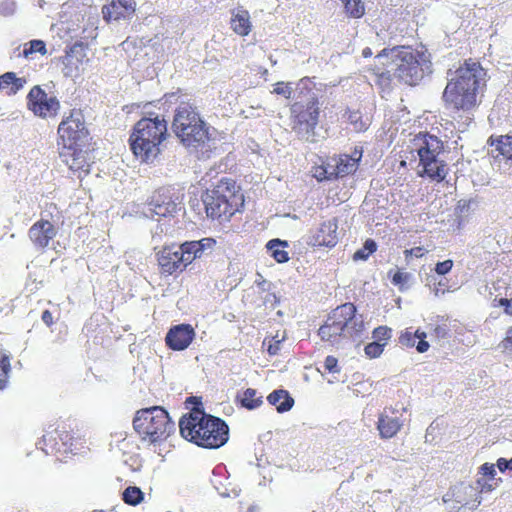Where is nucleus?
<instances>
[{"instance_id": "1", "label": "nucleus", "mask_w": 512, "mask_h": 512, "mask_svg": "<svg viewBox=\"0 0 512 512\" xmlns=\"http://www.w3.org/2000/svg\"><path fill=\"white\" fill-rule=\"evenodd\" d=\"M487 71L479 61L466 59L455 71L443 91V101L453 112L471 111L478 106V96L483 95L487 86Z\"/></svg>"}, {"instance_id": "2", "label": "nucleus", "mask_w": 512, "mask_h": 512, "mask_svg": "<svg viewBox=\"0 0 512 512\" xmlns=\"http://www.w3.org/2000/svg\"><path fill=\"white\" fill-rule=\"evenodd\" d=\"M376 59L378 64L374 65L372 72L378 77L379 83H390L391 71L388 68L391 67L400 82L415 86L430 67V61L424 53L406 46L384 48L376 55Z\"/></svg>"}, {"instance_id": "3", "label": "nucleus", "mask_w": 512, "mask_h": 512, "mask_svg": "<svg viewBox=\"0 0 512 512\" xmlns=\"http://www.w3.org/2000/svg\"><path fill=\"white\" fill-rule=\"evenodd\" d=\"M179 431L185 440L206 449L220 448L229 439L226 422L199 408L192 409L180 418Z\"/></svg>"}, {"instance_id": "4", "label": "nucleus", "mask_w": 512, "mask_h": 512, "mask_svg": "<svg viewBox=\"0 0 512 512\" xmlns=\"http://www.w3.org/2000/svg\"><path fill=\"white\" fill-rule=\"evenodd\" d=\"M202 201L207 217L219 221H229L245 206L241 186L230 177H222L206 188Z\"/></svg>"}, {"instance_id": "5", "label": "nucleus", "mask_w": 512, "mask_h": 512, "mask_svg": "<svg viewBox=\"0 0 512 512\" xmlns=\"http://www.w3.org/2000/svg\"><path fill=\"white\" fill-rule=\"evenodd\" d=\"M168 137L167 121L163 116L143 117L133 126L129 146L133 155L142 163L151 164L162 152Z\"/></svg>"}, {"instance_id": "6", "label": "nucleus", "mask_w": 512, "mask_h": 512, "mask_svg": "<svg viewBox=\"0 0 512 512\" xmlns=\"http://www.w3.org/2000/svg\"><path fill=\"white\" fill-rule=\"evenodd\" d=\"M132 424L140 441L147 446L161 445L176 430L174 421L161 406L137 410Z\"/></svg>"}, {"instance_id": "7", "label": "nucleus", "mask_w": 512, "mask_h": 512, "mask_svg": "<svg viewBox=\"0 0 512 512\" xmlns=\"http://www.w3.org/2000/svg\"><path fill=\"white\" fill-rule=\"evenodd\" d=\"M364 330V321L356 317V306L347 302L334 309L318 330L322 341L332 345L345 339L359 336Z\"/></svg>"}, {"instance_id": "8", "label": "nucleus", "mask_w": 512, "mask_h": 512, "mask_svg": "<svg viewBox=\"0 0 512 512\" xmlns=\"http://www.w3.org/2000/svg\"><path fill=\"white\" fill-rule=\"evenodd\" d=\"M411 150L419 157V176L442 182L447 176V165L440 159L444 143L437 136L420 132L411 141Z\"/></svg>"}, {"instance_id": "9", "label": "nucleus", "mask_w": 512, "mask_h": 512, "mask_svg": "<svg viewBox=\"0 0 512 512\" xmlns=\"http://www.w3.org/2000/svg\"><path fill=\"white\" fill-rule=\"evenodd\" d=\"M172 129L185 147H203L210 139L206 123L189 101L181 102L176 108Z\"/></svg>"}, {"instance_id": "10", "label": "nucleus", "mask_w": 512, "mask_h": 512, "mask_svg": "<svg viewBox=\"0 0 512 512\" xmlns=\"http://www.w3.org/2000/svg\"><path fill=\"white\" fill-rule=\"evenodd\" d=\"M289 111L291 130L298 138L315 142L321 113L319 99L313 96L305 103L296 101L290 105Z\"/></svg>"}, {"instance_id": "11", "label": "nucleus", "mask_w": 512, "mask_h": 512, "mask_svg": "<svg viewBox=\"0 0 512 512\" xmlns=\"http://www.w3.org/2000/svg\"><path fill=\"white\" fill-rule=\"evenodd\" d=\"M90 136L81 109L73 108L65 115L57 128V145L59 148L86 146Z\"/></svg>"}, {"instance_id": "12", "label": "nucleus", "mask_w": 512, "mask_h": 512, "mask_svg": "<svg viewBox=\"0 0 512 512\" xmlns=\"http://www.w3.org/2000/svg\"><path fill=\"white\" fill-rule=\"evenodd\" d=\"M156 256L159 272L164 276L178 275L193 262V257L184 248V243L180 246H164Z\"/></svg>"}, {"instance_id": "13", "label": "nucleus", "mask_w": 512, "mask_h": 512, "mask_svg": "<svg viewBox=\"0 0 512 512\" xmlns=\"http://www.w3.org/2000/svg\"><path fill=\"white\" fill-rule=\"evenodd\" d=\"M73 435L64 424L50 426L39 444L47 455H66L73 450Z\"/></svg>"}, {"instance_id": "14", "label": "nucleus", "mask_w": 512, "mask_h": 512, "mask_svg": "<svg viewBox=\"0 0 512 512\" xmlns=\"http://www.w3.org/2000/svg\"><path fill=\"white\" fill-rule=\"evenodd\" d=\"M26 99L28 109L39 118H55L59 114L61 104L58 98L48 95L39 85L30 89Z\"/></svg>"}, {"instance_id": "15", "label": "nucleus", "mask_w": 512, "mask_h": 512, "mask_svg": "<svg viewBox=\"0 0 512 512\" xmlns=\"http://www.w3.org/2000/svg\"><path fill=\"white\" fill-rule=\"evenodd\" d=\"M406 412V407H384V409L379 413L376 425L379 437L381 439H391L395 437L405 425Z\"/></svg>"}, {"instance_id": "16", "label": "nucleus", "mask_w": 512, "mask_h": 512, "mask_svg": "<svg viewBox=\"0 0 512 512\" xmlns=\"http://www.w3.org/2000/svg\"><path fill=\"white\" fill-rule=\"evenodd\" d=\"M85 146L59 148V156L79 179L90 173L91 159Z\"/></svg>"}, {"instance_id": "17", "label": "nucleus", "mask_w": 512, "mask_h": 512, "mask_svg": "<svg viewBox=\"0 0 512 512\" xmlns=\"http://www.w3.org/2000/svg\"><path fill=\"white\" fill-rule=\"evenodd\" d=\"M195 330L190 324L172 326L165 337V343L173 351L185 350L194 340Z\"/></svg>"}, {"instance_id": "18", "label": "nucleus", "mask_w": 512, "mask_h": 512, "mask_svg": "<svg viewBox=\"0 0 512 512\" xmlns=\"http://www.w3.org/2000/svg\"><path fill=\"white\" fill-rule=\"evenodd\" d=\"M338 243V221L336 218L323 221L311 236V244L332 248Z\"/></svg>"}, {"instance_id": "19", "label": "nucleus", "mask_w": 512, "mask_h": 512, "mask_svg": "<svg viewBox=\"0 0 512 512\" xmlns=\"http://www.w3.org/2000/svg\"><path fill=\"white\" fill-rule=\"evenodd\" d=\"M57 230L48 220L39 219L28 231V236L33 245L39 249H45L49 246L51 240L55 238Z\"/></svg>"}, {"instance_id": "20", "label": "nucleus", "mask_w": 512, "mask_h": 512, "mask_svg": "<svg viewBox=\"0 0 512 512\" xmlns=\"http://www.w3.org/2000/svg\"><path fill=\"white\" fill-rule=\"evenodd\" d=\"M136 10L134 0H111L102 7L103 18L107 22L131 18Z\"/></svg>"}, {"instance_id": "21", "label": "nucleus", "mask_w": 512, "mask_h": 512, "mask_svg": "<svg viewBox=\"0 0 512 512\" xmlns=\"http://www.w3.org/2000/svg\"><path fill=\"white\" fill-rule=\"evenodd\" d=\"M358 160L350 155L342 154L328 159V166L332 168L335 179L345 177L356 171Z\"/></svg>"}, {"instance_id": "22", "label": "nucleus", "mask_w": 512, "mask_h": 512, "mask_svg": "<svg viewBox=\"0 0 512 512\" xmlns=\"http://www.w3.org/2000/svg\"><path fill=\"white\" fill-rule=\"evenodd\" d=\"M426 333L420 330L413 331L412 328H406L399 336V343L407 348L416 346L419 353L426 352L430 345L425 340Z\"/></svg>"}, {"instance_id": "23", "label": "nucleus", "mask_w": 512, "mask_h": 512, "mask_svg": "<svg viewBox=\"0 0 512 512\" xmlns=\"http://www.w3.org/2000/svg\"><path fill=\"white\" fill-rule=\"evenodd\" d=\"M177 205L171 199V197L166 196L160 192L155 194L152 197V200L149 202V210L153 215L159 217H166L172 215L176 212Z\"/></svg>"}, {"instance_id": "24", "label": "nucleus", "mask_w": 512, "mask_h": 512, "mask_svg": "<svg viewBox=\"0 0 512 512\" xmlns=\"http://www.w3.org/2000/svg\"><path fill=\"white\" fill-rule=\"evenodd\" d=\"M230 26L234 33L239 36H247L252 30L250 14L245 9L232 12Z\"/></svg>"}, {"instance_id": "25", "label": "nucleus", "mask_w": 512, "mask_h": 512, "mask_svg": "<svg viewBox=\"0 0 512 512\" xmlns=\"http://www.w3.org/2000/svg\"><path fill=\"white\" fill-rule=\"evenodd\" d=\"M25 83V78L17 77L15 72H6L0 75V91H4L8 96L18 93Z\"/></svg>"}, {"instance_id": "26", "label": "nucleus", "mask_w": 512, "mask_h": 512, "mask_svg": "<svg viewBox=\"0 0 512 512\" xmlns=\"http://www.w3.org/2000/svg\"><path fill=\"white\" fill-rule=\"evenodd\" d=\"M267 401L269 404L275 406L279 413L289 411L294 405V399L290 396L288 391L283 389L271 392L267 397Z\"/></svg>"}, {"instance_id": "27", "label": "nucleus", "mask_w": 512, "mask_h": 512, "mask_svg": "<svg viewBox=\"0 0 512 512\" xmlns=\"http://www.w3.org/2000/svg\"><path fill=\"white\" fill-rule=\"evenodd\" d=\"M488 142L490 145H495L496 150L504 158L506 163L512 166V136L501 135L496 139L491 136Z\"/></svg>"}, {"instance_id": "28", "label": "nucleus", "mask_w": 512, "mask_h": 512, "mask_svg": "<svg viewBox=\"0 0 512 512\" xmlns=\"http://www.w3.org/2000/svg\"><path fill=\"white\" fill-rule=\"evenodd\" d=\"M215 244L216 241L213 238H203L199 241L184 242V248L187 249L194 261L202 256L205 249H211Z\"/></svg>"}, {"instance_id": "29", "label": "nucleus", "mask_w": 512, "mask_h": 512, "mask_svg": "<svg viewBox=\"0 0 512 512\" xmlns=\"http://www.w3.org/2000/svg\"><path fill=\"white\" fill-rule=\"evenodd\" d=\"M239 398L241 406L249 410L258 408L263 403L262 396H258L257 390L253 388H247Z\"/></svg>"}, {"instance_id": "30", "label": "nucleus", "mask_w": 512, "mask_h": 512, "mask_svg": "<svg viewBox=\"0 0 512 512\" xmlns=\"http://www.w3.org/2000/svg\"><path fill=\"white\" fill-rule=\"evenodd\" d=\"M285 245L286 243L279 239H272L267 243L268 250L278 263H285L289 260L288 252L281 248V246Z\"/></svg>"}, {"instance_id": "31", "label": "nucleus", "mask_w": 512, "mask_h": 512, "mask_svg": "<svg viewBox=\"0 0 512 512\" xmlns=\"http://www.w3.org/2000/svg\"><path fill=\"white\" fill-rule=\"evenodd\" d=\"M10 372L11 357L9 354L2 352L0 355V391L8 386Z\"/></svg>"}, {"instance_id": "32", "label": "nucleus", "mask_w": 512, "mask_h": 512, "mask_svg": "<svg viewBox=\"0 0 512 512\" xmlns=\"http://www.w3.org/2000/svg\"><path fill=\"white\" fill-rule=\"evenodd\" d=\"M347 120L346 122L352 125L353 130L356 132H361L366 130L367 125L363 121L362 114L359 110H350L347 109L343 115Z\"/></svg>"}, {"instance_id": "33", "label": "nucleus", "mask_w": 512, "mask_h": 512, "mask_svg": "<svg viewBox=\"0 0 512 512\" xmlns=\"http://www.w3.org/2000/svg\"><path fill=\"white\" fill-rule=\"evenodd\" d=\"M144 499V493L139 487L129 486L122 493V500L124 503L136 506L140 504Z\"/></svg>"}, {"instance_id": "34", "label": "nucleus", "mask_w": 512, "mask_h": 512, "mask_svg": "<svg viewBox=\"0 0 512 512\" xmlns=\"http://www.w3.org/2000/svg\"><path fill=\"white\" fill-rule=\"evenodd\" d=\"M346 13L352 18H360L365 13V7L361 0H341Z\"/></svg>"}, {"instance_id": "35", "label": "nucleus", "mask_w": 512, "mask_h": 512, "mask_svg": "<svg viewBox=\"0 0 512 512\" xmlns=\"http://www.w3.org/2000/svg\"><path fill=\"white\" fill-rule=\"evenodd\" d=\"M34 53H40L41 55L47 54V48L44 41L35 39L24 44L22 54L25 58L30 57Z\"/></svg>"}, {"instance_id": "36", "label": "nucleus", "mask_w": 512, "mask_h": 512, "mask_svg": "<svg viewBox=\"0 0 512 512\" xmlns=\"http://www.w3.org/2000/svg\"><path fill=\"white\" fill-rule=\"evenodd\" d=\"M331 172H333V170L331 167L328 166V162L322 163L320 165H315L312 167V175L319 182L335 179L334 175H332Z\"/></svg>"}, {"instance_id": "37", "label": "nucleus", "mask_w": 512, "mask_h": 512, "mask_svg": "<svg viewBox=\"0 0 512 512\" xmlns=\"http://www.w3.org/2000/svg\"><path fill=\"white\" fill-rule=\"evenodd\" d=\"M377 249L376 242L372 239H367L363 247L354 253V260H366Z\"/></svg>"}, {"instance_id": "38", "label": "nucleus", "mask_w": 512, "mask_h": 512, "mask_svg": "<svg viewBox=\"0 0 512 512\" xmlns=\"http://www.w3.org/2000/svg\"><path fill=\"white\" fill-rule=\"evenodd\" d=\"M372 337L374 341L388 344L392 337V329L388 326H378L372 331Z\"/></svg>"}, {"instance_id": "39", "label": "nucleus", "mask_w": 512, "mask_h": 512, "mask_svg": "<svg viewBox=\"0 0 512 512\" xmlns=\"http://www.w3.org/2000/svg\"><path fill=\"white\" fill-rule=\"evenodd\" d=\"M385 348V343L380 342H370L364 347V352L367 357L373 359L379 357Z\"/></svg>"}, {"instance_id": "40", "label": "nucleus", "mask_w": 512, "mask_h": 512, "mask_svg": "<svg viewBox=\"0 0 512 512\" xmlns=\"http://www.w3.org/2000/svg\"><path fill=\"white\" fill-rule=\"evenodd\" d=\"M273 93L277 95H283L286 99H290L292 96L291 83L283 81L275 83Z\"/></svg>"}, {"instance_id": "41", "label": "nucleus", "mask_w": 512, "mask_h": 512, "mask_svg": "<svg viewBox=\"0 0 512 512\" xmlns=\"http://www.w3.org/2000/svg\"><path fill=\"white\" fill-rule=\"evenodd\" d=\"M493 307H504V313L512 317V299L508 298H495L492 302Z\"/></svg>"}, {"instance_id": "42", "label": "nucleus", "mask_w": 512, "mask_h": 512, "mask_svg": "<svg viewBox=\"0 0 512 512\" xmlns=\"http://www.w3.org/2000/svg\"><path fill=\"white\" fill-rule=\"evenodd\" d=\"M453 265V261L451 259H447L445 261L436 263L434 270L438 275H446L452 270Z\"/></svg>"}, {"instance_id": "43", "label": "nucleus", "mask_w": 512, "mask_h": 512, "mask_svg": "<svg viewBox=\"0 0 512 512\" xmlns=\"http://www.w3.org/2000/svg\"><path fill=\"white\" fill-rule=\"evenodd\" d=\"M503 352L512 353V326L506 331V335L499 345Z\"/></svg>"}, {"instance_id": "44", "label": "nucleus", "mask_w": 512, "mask_h": 512, "mask_svg": "<svg viewBox=\"0 0 512 512\" xmlns=\"http://www.w3.org/2000/svg\"><path fill=\"white\" fill-rule=\"evenodd\" d=\"M324 368L329 373H338L339 367H338V360L334 356H327L324 361Z\"/></svg>"}, {"instance_id": "45", "label": "nucleus", "mask_w": 512, "mask_h": 512, "mask_svg": "<svg viewBox=\"0 0 512 512\" xmlns=\"http://www.w3.org/2000/svg\"><path fill=\"white\" fill-rule=\"evenodd\" d=\"M425 253H426V250L421 246L413 247L411 249H406L404 251L406 259L408 257H412V256H414L416 258H421L425 255Z\"/></svg>"}, {"instance_id": "46", "label": "nucleus", "mask_w": 512, "mask_h": 512, "mask_svg": "<svg viewBox=\"0 0 512 512\" xmlns=\"http://www.w3.org/2000/svg\"><path fill=\"white\" fill-rule=\"evenodd\" d=\"M480 472L484 475V476H488L490 477L491 479H493L496 475V470H495V466L494 464H490V463H484L481 467H480Z\"/></svg>"}, {"instance_id": "47", "label": "nucleus", "mask_w": 512, "mask_h": 512, "mask_svg": "<svg viewBox=\"0 0 512 512\" xmlns=\"http://www.w3.org/2000/svg\"><path fill=\"white\" fill-rule=\"evenodd\" d=\"M409 278V274L408 273H404V272H401V271H397L393 277H392V282L393 284L395 285H401V284H404L407 282Z\"/></svg>"}, {"instance_id": "48", "label": "nucleus", "mask_w": 512, "mask_h": 512, "mask_svg": "<svg viewBox=\"0 0 512 512\" xmlns=\"http://www.w3.org/2000/svg\"><path fill=\"white\" fill-rule=\"evenodd\" d=\"M280 340H270L267 351L270 355H276L280 350Z\"/></svg>"}, {"instance_id": "49", "label": "nucleus", "mask_w": 512, "mask_h": 512, "mask_svg": "<svg viewBox=\"0 0 512 512\" xmlns=\"http://www.w3.org/2000/svg\"><path fill=\"white\" fill-rule=\"evenodd\" d=\"M41 319L48 327H51L54 324L53 315L49 310H44L42 312Z\"/></svg>"}, {"instance_id": "50", "label": "nucleus", "mask_w": 512, "mask_h": 512, "mask_svg": "<svg viewBox=\"0 0 512 512\" xmlns=\"http://www.w3.org/2000/svg\"><path fill=\"white\" fill-rule=\"evenodd\" d=\"M497 466L501 472H504L508 469V460L505 458H499L497 461Z\"/></svg>"}, {"instance_id": "51", "label": "nucleus", "mask_w": 512, "mask_h": 512, "mask_svg": "<svg viewBox=\"0 0 512 512\" xmlns=\"http://www.w3.org/2000/svg\"><path fill=\"white\" fill-rule=\"evenodd\" d=\"M77 49H81L82 50V44H74L72 47H70V49L68 51H66V56L67 57H70L72 55V53H74Z\"/></svg>"}, {"instance_id": "52", "label": "nucleus", "mask_w": 512, "mask_h": 512, "mask_svg": "<svg viewBox=\"0 0 512 512\" xmlns=\"http://www.w3.org/2000/svg\"><path fill=\"white\" fill-rule=\"evenodd\" d=\"M372 54H373V53H372V50H371V48H369V47H366V48H364V49L362 50V56H363L364 58H369V57H371V56H372Z\"/></svg>"}, {"instance_id": "53", "label": "nucleus", "mask_w": 512, "mask_h": 512, "mask_svg": "<svg viewBox=\"0 0 512 512\" xmlns=\"http://www.w3.org/2000/svg\"><path fill=\"white\" fill-rule=\"evenodd\" d=\"M508 469L512 470V458L508 460Z\"/></svg>"}, {"instance_id": "54", "label": "nucleus", "mask_w": 512, "mask_h": 512, "mask_svg": "<svg viewBox=\"0 0 512 512\" xmlns=\"http://www.w3.org/2000/svg\"><path fill=\"white\" fill-rule=\"evenodd\" d=\"M438 285H439L440 287H443V286H444V284L442 283V281H440V282L438 283Z\"/></svg>"}]
</instances>
